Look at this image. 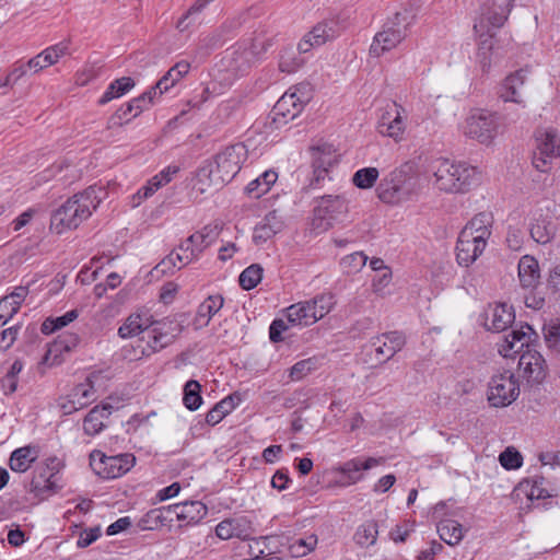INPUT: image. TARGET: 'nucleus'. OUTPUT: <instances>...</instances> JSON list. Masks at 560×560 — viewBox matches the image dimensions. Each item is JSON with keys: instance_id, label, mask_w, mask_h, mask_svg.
<instances>
[{"instance_id": "nucleus-19", "label": "nucleus", "mask_w": 560, "mask_h": 560, "mask_svg": "<svg viewBox=\"0 0 560 560\" xmlns=\"http://www.w3.org/2000/svg\"><path fill=\"white\" fill-rule=\"evenodd\" d=\"M303 107L296 92H285L272 109V124L277 128L287 125L301 114Z\"/></svg>"}, {"instance_id": "nucleus-22", "label": "nucleus", "mask_w": 560, "mask_h": 560, "mask_svg": "<svg viewBox=\"0 0 560 560\" xmlns=\"http://www.w3.org/2000/svg\"><path fill=\"white\" fill-rule=\"evenodd\" d=\"M515 319L511 306L505 303L489 305L486 311V327L493 331L505 330Z\"/></svg>"}, {"instance_id": "nucleus-23", "label": "nucleus", "mask_w": 560, "mask_h": 560, "mask_svg": "<svg viewBox=\"0 0 560 560\" xmlns=\"http://www.w3.org/2000/svg\"><path fill=\"white\" fill-rule=\"evenodd\" d=\"M171 72H166V75L160 79L154 86L130 101L136 108V115H140L142 112L149 109L155 103L158 95H162L174 85L175 79L171 80L168 78Z\"/></svg>"}, {"instance_id": "nucleus-46", "label": "nucleus", "mask_w": 560, "mask_h": 560, "mask_svg": "<svg viewBox=\"0 0 560 560\" xmlns=\"http://www.w3.org/2000/svg\"><path fill=\"white\" fill-rule=\"evenodd\" d=\"M317 545V536L312 534L306 537L292 539L288 550L294 558L304 557L315 549Z\"/></svg>"}, {"instance_id": "nucleus-12", "label": "nucleus", "mask_w": 560, "mask_h": 560, "mask_svg": "<svg viewBox=\"0 0 560 560\" xmlns=\"http://www.w3.org/2000/svg\"><path fill=\"white\" fill-rule=\"evenodd\" d=\"M348 212V202L341 195H327L320 197L314 210L315 221H319L318 225L328 229Z\"/></svg>"}, {"instance_id": "nucleus-51", "label": "nucleus", "mask_w": 560, "mask_h": 560, "mask_svg": "<svg viewBox=\"0 0 560 560\" xmlns=\"http://www.w3.org/2000/svg\"><path fill=\"white\" fill-rule=\"evenodd\" d=\"M148 326H144L140 315H131L119 327L118 335L121 338H130L139 334H145Z\"/></svg>"}, {"instance_id": "nucleus-4", "label": "nucleus", "mask_w": 560, "mask_h": 560, "mask_svg": "<svg viewBox=\"0 0 560 560\" xmlns=\"http://www.w3.org/2000/svg\"><path fill=\"white\" fill-rule=\"evenodd\" d=\"M434 177L438 188L451 194L469 191L480 183V172L477 167L447 159L436 162Z\"/></svg>"}, {"instance_id": "nucleus-7", "label": "nucleus", "mask_w": 560, "mask_h": 560, "mask_svg": "<svg viewBox=\"0 0 560 560\" xmlns=\"http://www.w3.org/2000/svg\"><path fill=\"white\" fill-rule=\"evenodd\" d=\"M63 468V462L57 456H50L36 466L30 483V492L39 499H45L57 493L60 485L59 472Z\"/></svg>"}, {"instance_id": "nucleus-43", "label": "nucleus", "mask_w": 560, "mask_h": 560, "mask_svg": "<svg viewBox=\"0 0 560 560\" xmlns=\"http://www.w3.org/2000/svg\"><path fill=\"white\" fill-rule=\"evenodd\" d=\"M542 332L547 348L560 355V319H551L544 324Z\"/></svg>"}, {"instance_id": "nucleus-16", "label": "nucleus", "mask_w": 560, "mask_h": 560, "mask_svg": "<svg viewBox=\"0 0 560 560\" xmlns=\"http://www.w3.org/2000/svg\"><path fill=\"white\" fill-rule=\"evenodd\" d=\"M518 371L528 383H541L547 374V365L540 352L529 347L518 359Z\"/></svg>"}, {"instance_id": "nucleus-3", "label": "nucleus", "mask_w": 560, "mask_h": 560, "mask_svg": "<svg viewBox=\"0 0 560 560\" xmlns=\"http://www.w3.org/2000/svg\"><path fill=\"white\" fill-rule=\"evenodd\" d=\"M493 222V214L483 211L466 223L456 242L458 265L469 267L482 255L492 235Z\"/></svg>"}, {"instance_id": "nucleus-27", "label": "nucleus", "mask_w": 560, "mask_h": 560, "mask_svg": "<svg viewBox=\"0 0 560 560\" xmlns=\"http://www.w3.org/2000/svg\"><path fill=\"white\" fill-rule=\"evenodd\" d=\"M224 299L220 294L208 296L197 310L194 325L200 329L209 325L211 318L222 308Z\"/></svg>"}, {"instance_id": "nucleus-37", "label": "nucleus", "mask_w": 560, "mask_h": 560, "mask_svg": "<svg viewBox=\"0 0 560 560\" xmlns=\"http://www.w3.org/2000/svg\"><path fill=\"white\" fill-rule=\"evenodd\" d=\"M340 33V27L337 21L328 20L316 24L311 32H308V38H313L317 46L325 44L328 40L334 39Z\"/></svg>"}, {"instance_id": "nucleus-28", "label": "nucleus", "mask_w": 560, "mask_h": 560, "mask_svg": "<svg viewBox=\"0 0 560 560\" xmlns=\"http://www.w3.org/2000/svg\"><path fill=\"white\" fill-rule=\"evenodd\" d=\"M38 455L39 451L36 446L26 445L19 447L11 453L9 466L15 472H25L38 458Z\"/></svg>"}, {"instance_id": "nucleus-21", "label": "nucleus", "mask_w": 560, "mask_h": 560, "mask_svg": "<svg viewBox=\"0 0 560 560\" xmlns=\"http://www.w3.org/2000/svg\"><path fill=\"white\" fill-rule=\"evenodd\" d=\"M384 463V457H368L365 460L357 457L343 463L336 470L346 476L347 485H354L363 478L360 474L362 470H369Z\"/></svg>"}, {"instance_id": "nucleus-13", "label": "nucleus", "mask_w": 560, "mask_h": 560, "mask_svg": "<svg viewBox=\"0 0 560 560\" xmlns=\"http://www.w3.org/2000/svg\"><path fill=\"white\" fill-rule=\"evenodd\" d=\"M94 384L86 382L75 385L67 395L59 397L57 406L63 415H71L85 408L96 398Z\"/></svg>"}, {"instance_id": "nucleus-52", "label": "nucleus", "mask_w": 560, "mask_h": 560, "mask_svg": "<svg viewBox=\"0 0 560 560\" xmlns=\"http://www.w3.org/2000/svg\"><path fill=\"white\" fill-rule=\"evenodd\" d=\"M310 302L312 304L313 312H315V316L317 317V322L327 315L335 305V299L331 293L317 295L313 300H310Z\"/></svg>"}, {"instance_id": "nucleus-57", "label": "nucleus", "mask_w": 560, "mask_h": 560, "mask_svg": "<svg viewBox=\"0 0 560 560\" xmlns=\"http://www.w3.org/2000/svg\"><path fill=\"white\" fill-rule=\"evenodd\" d=\"M499 460L502 467L509 470L520 468L523 464L522 455L513 447H508L503 451L499 456Z\"/></svg>"}, {"instance_id": "nucleus-20", "label": "nucleus", "mask_w": 560, "mask_h": 560, "mask_svg": "<svg viewBox=\"0 0 560 560\" xmlns=\"http://www.w3.org/2000/svg\"><path fill=\"white\" fill-rule=\"evenodd\" d=\"M517 276L524 290L535 291L540 284V268L538 260L530 255H524L518 260Z\"/></svg>"}, {"instance_id": "nucleus-32", "label": "nucleus", "mask_w": 560, "mask_h": 560, "mask_svg": "<svg viewBox=\"0 0 560 560\" xmlns=\"http://www.w3.org/2000/svg\"><path fill=\"white\" fill-rule=\"evenodd\" d=\"M241 402V395L233 393L217 402L206 415V422L209 425H215L223 420L225 416L231 413Z\"/></svg>"}, {"instance_id": "nucleus-54", "label": "nucleus", "mask_w": 560, "mask_h": 560, "mask_svg": "<svg viewBox=\"0 0 560 560\" xmlns=\"http://www.w3.org/2000/svg\"><path fill=\"white\" fill-rule=\"evenodd\" d=\"M313 167L329 168L332 165L335 158L330 145L323 144L313 148Z\"/></svg>"}, {"instance_id": "nucleus-30", "label": "nucleus", "mask_w": 560, "mask_h": 560, "mask_svg": "<svg viewBox=\"0 0 560 560\" xmlns=\"http://www.w3.org/2000/svg\"><path fill=\"white\" fill-rule=\"evenodd\" d=\"M221 230L222 226L219 222L210 223L188 236V241L194 243L195 252L200 256L207 247L217 241Z\"/></svg>"}, {"instance_id": "nucleus-33", "label": "nucleus", "mask_w": 560, "mask_h": 560, "mask_svg": "<svg viewBox=\"0 0 560 560\" xmlns=\"http://www.w3.org/2000/svg\"><path fill=\"white\" fill-rule=\"evenodd\" d=\"M270 45L271 37L269 36L268 32L265 28L256 31L250 39L249 49L245 50L241 56L245 60V62L237 63L236 67H253V65L250 63V58L260 55Z\"/></svg>"}, {"instance_id": "nucleus-8", "label": "nucleus", "mask_w": 560, "mask_h": 560, "mask_svg": "<svg viewBox=\"0 0 560 560\" xmlns=\"http://www.w3.org/2000/svg\"><path fill=\"white\" fill-rule=\"evenodd\" d=\"M518 396L520 382L512 371L506 370L491 376L487 390V399L491 407H508L513 404Z\"/></svg>"}, {"instance_id": "nucleus-1", "label": "nucleus", "mask_w": 560, "mask_h": 560, "mask_svg": "<svg viewBox=\"0 0 560 560\" xmlns=\"http://www.w3.org/2000/svg\"><path fill=\"white\" fill-rule=\"evenodd\" d=\"M107 197V190L103 186L92 185L82 192L75 194L54 211L50 220V229L57 234L66 230L77 229Z\"/></svg>"}, {"instance_id": "nucleus-49", "label": "nucleus", "mask_w": 560, "mask_h": 560, "mask_svg": "<svg viewBox=\"0 0 560 560\" xmlns=\"http://www.w3.org/2000/svg\"><path fill=\"white\" fill-rule=\"evenodd\" d=\"M261 278L262 268L257 264H253L242 271L238 282L242 289L252 290L261 281Z\"/></svg>"}, {"instance_id": "nucleus-26", "label": "nucleus", "mask_w": 560, "mask_h": 560, "mask_svg": "<svg viewBox=\"0 0 560 560\" xmlns=\"http://www.w3.org/2000/svg\"><path fill=\"white\" fill-rule=\"evenodd\" d=\"M114 407L110 404H102L93 407L83 420L84 433L94 436L105 428L104 420L107 419Z\"/></svg>"}, {"instance_id": "nucleus-44", "label": "nucleus", "mask_w": 560, "mask_h": 560, "mask_svg": "<svg viewBox=\"0 0 560 560\" xmlns=\"http://www.w3.org/2000/svg\"><path fill=\"white\" fill-rule=\"evenodd\" d=\"M190 262V256L180 255V253L177 252H172L156 265L155 269L162 273H173L175 269L179 270Z\"/></svg>"}, {"instance_id": "nucleus-9", "label": "nucleus", "mask_w": 560, "mask_h": 560, "mask_svg": "<svg viewBox=\"0 0 560 560\" xmlns=\"http://www.w3.org/2000/svg\"><path fill=\"white\" fill-rule=\"evenodd\" d=\"M499 130V116L486 109H476L466 118L463 126L465 136L482 144L490 143Z\"/></svg>"}, {"instance_id": "nucleus-40", "label": "nucleus", "mask_w": 560, "mask_h": 560, "mask_svg": "<svg viewBox=\"0 0 560 560\" xmlns=\"http://www.w3.org/2000/svg\"><path fill=\"white\" fill-rule=\"evenodd\" d=\"M438 533L440 538L450 546L459 544L464 537L462 524L454 520H445L439 523Z\"/></svg>"}, {"instance_id": "nucleus-50", "label": "nucleus", "mask_w": 560, "mask_h": 560, "mask_svg": "<svg viewBox=\"0 0 560 560\" xmlns=\"http://www.w3.org/2000/svg\"><path fill=\"white\" fill-rule=\"evenodd\" d=\"M492 50H493V39H492V35L489 34L480 40L478 54H477L482 69L490 68L492 66H497V62L493 61V56L497 58V54H494Z\"/></svg>"}, {"instance_id": "nucleus-62", "label": "nucleus", "mask_w": 560, "mask_h": 560, "mask_svg": "<svg viewBox=\"0 0 560 560\" xmlns=\"http://www.w3.org/2000/svg\"><path fill=\"white\" fill-rule=\"evenodd\" d=\"M101 536V528L98 526L84 529L77 541L79 548H85L93 544Z\"/></svg>"}, {"instance_id": "nucleus-24", "label": "nucleus", "mask_w": 560, "mask_h": 560, "mask_svg": "<svg viewBox=\"0 0 560 560\" xmlns=\"http://www.w3.org/2000/svg\"><path fill=\"white\" fill-rule=\"evenodd\" d=\"M67 46L62 44L54 45L35 57L31 58L26 63H21L15 70H23L24 67H28L35 70H44L51 66H55L61 57L67 52Z\"/></svg>"}, {"instance_id": "nucleus-17", "label": "nucleus", "mask_w": 560, "mask_h": 560, "mask_svg": "<svg viewBox=\"0 0 560 560\" xmlns=\"http://www.w3.org/2000/svg\"><path fill=\"white\" fill-rule=\"evenodd\" d=\"M255 529L252 521L246 516L225 518L215 526V534L222 540L238 538L252 539Z\"/></svg>"}, {"instance_id": "nucleus-14", "label": "nucleus", "mask_w": 560, "mask_h": 560, "mask_svg": "<svg viewBox=\"0 0 560 560\" xmlns=\"http://www.w3.org/2000/svg\"><path fill=\"white\" fill-rule=\"evenodd\" d=\"M406 113L402 106L397 103L388 104L382 113L377 129L383 136L400 141L406 130L405 124Z\"/></svg>"}, {"instance_id": "nucleus-56", "label": "nucleus", "mask_w": 560, "mask_h": 560, "mask_svg": "<svg viewBox=\"0 0 560 560\" xmlns=\"http://www.w3.org/2000/svg\"><path fill=\"white\" fill-rule=\"evenodd\" d=\"M136 108L130 103H126L122 105L119 109L116 110V113L110 117L109 124L112 125H124L131 121L133 118L138 117L139 115H136Z\"/></svg>"}, {"instance_id": "nucleus-29", "label": "nucleus", "mask_w": 560, "mask_h": 560, "mask_svg": "<svg viewBox=\"0 0 560 560\" xmlns=\"http://www.w3.org/2000/svg\"><path fill=\"white\" fill-rule=\"evenodd\" d=\"M285 312L288 322L293 326H311L317 322L310 301L292 304Z\"/></svg>"}, {"instance_id": "nucleus-35", "label": "nucleus", "mask_w": 560, "mask_h": 560, "mask_svg": "<svg viewBox=\"0 0 560 560\" xmlns=\"http://www.w3.org/2000/svg\"><path fill=\"white\" fill-rule=\"evenodd\" d=\"M556 224L550 217L535 218L530 224V236L539 244L549 243L556 235Z\"/></svg>"}, {"instance_id": "nucleus-39", "label": "nucleus", "mask_w": 560, "mask_h": 560, "mask_svg": "<svg viewBox=\"0 0 560 560\" xmlns=\"http://www.w3.org/2000/svg\"><path fill=\"white\" fill-rule=\"evenodd\" d=\"M378 535V524L374 520L365 521L363 524L359 525L354 535V542L362 547L368 548L375 545Z\"/></svg>"}, {"instance_id": "nucleus-5", "label": "nucleus", "mask_w": 560, "mask_h": 560, "mask_svg": "<svg viewBox=\"0 0 560 560\" xmlns=\"http://www.w3.org/2000/svg\"><path fill=\"white\" fill-rule=\"evenodd\" d=\"M415 165L406 162L386 174L376 187L378 199L388 205H398L408 200L413 192Z\"/></svg>"}, {"instance_id": "nucleus-2", "label": "nucleus", "mask_w": 560, "mask_h": 560, "mask_svg": "<svg viewBox=\"0 0 560 560\" xmlns=\"http://www.w3.org/2000/svg\"><path fill=\"white\" fill-rule=\"evenodd\" d=\"M247 159V149L243 143H235L221 150L213 161H206L197 171L196 180L201 185L202 192L206 187H222L230 183L241 171Z\"/></svg>"}, {"instance_id": "nucleus-36", "label": "nucleus", "mask_w": 560, "mask_h": 560, "mask_svg": "<svg viewBox=\"0 0 560 560\" xmlns=\"http://www.w3.org/2000/svg\"><path fill=\"white\" fill-rule=\"evenodd\" d=\"M277 178L278 174L275 171H266L256 179L248 183L245 191L249 197L258 199L270 190Z\"/></svg>"}, {"instance_id": "nucleus-10", "label": "nucleus", "mask_w": 560, "mask_h": 560, "mask_svg": "<svg viewBox=\"0 0 560 560\" xmlns=\"http://www.w3.org/2000/svg\"><path fill=\"white\" fill-rule=\"evenodd\" d=\"M406 342V336L394 330L372 337L364 349L373 362L384 364L401 351Z\"/></svg>"}, {"instance_id": "nucleus-18", "label": "nucleus", "mask_w": 560, "mask_h": 560, "mask_svg": "<svg viewBox=\"0 0 560 560\" xmlns=\"http://www.w3.org/2000/svg\"><path fill=\"white\" fill-rule=\"evenodd\" d=\"M533 336H536V332L528 324L521 326L520 329H512L503 336L501 342H498V352L504 358H511L524 347L527 349Z\"/></svg>"}, {"instance_id": "nucleus-11", "label": "nucleus", "mask_w": 560, "mask_h": 560, "mask_svg": "<svg viewBox=\"0 0 560 560\" xmlns=\"http://www.w3.org/2000/svg\"><path fill=\"white\" fill-rule=\"evenodd\" d=\"M136 457L132 454H119L106 456L95 450L90 454V465L93 470L104 479H115L128 472L135 465Z\"/></svg>"}, {"instance_id": "nucleus-48", "label": "nucleus", "mask_w": 560, "mask_h": 560, "mask_svg": "<svg viewBox=\"0 0 560 560\" xmlns=\"http://www.w3.org/2000/svg\"><path fill=\"white\" fill-rule=\"evenodd\" d=\"M378 176L380 172L376 167H363L353 174L352 183L360 189H370L375 185Z\"/></svg>"}, {"instance_id": "nucleus-34", "label": "nucleus", "mask_w": 560, "mask_h": 560, "mask_svg": "<svg viewBox=\"0 0 560 560\" xmlns=\"http://www.w3.org/2000/svg\"><path fill=\"white\" fill-rule=\"evenodd\" d=\"M539 154L546 158L560 156V137L553 129L538 130L536 135Z\"/></svg>"}, {"instance_id": "nucleus-63", "label": "nucleus", "mask_w": 560, "mask_h": 560, "mask_svg": "<svg viewBox=\"0 0 560 560\" xmlns=\"http://www.w3.org/2000/svg\"><path fill=\"white\" fill-rule=\"evenodd\" d=\"M79 343V337L75 334L67 332L58 336V339L55 342V346L59 348V350L71 351Z\"/></svg>"}, {"instance_id": "nucleus-58", "label": "nucleus", "mask_w": 560, "mask_h": 560, "mask_svg": "<svg viewBox=\"0 0 560 560\" xmlns=\"http://www.w3.org/2000/svg\"><path fill=\"white\" fill-rule=\"evenodd\" d=\"M268 537H260L258 539H253V544L249 545L248 555L253 560H265L270 555L271 551L266 552L265 548L267 547Z\"/></svg>"}, {"instance_id": "nucleus-59", "label": "nucleus", "mask_w": 560, "mask_h": 560, "mask_svg": "<svg viewBox=\"0 0 560 560\" xmlns=\"http://www.w3.org/2000/svg\"><path fill=\"white\" fill-rule=\"evenodd\" d=\"M315 368L313 359L301 360L290 369V377L292 381H299L307 375Z\"/></svg>"}, {"instance_id": "nucleus-38", "label": "nucleus", "mask_w": 560, "mask_h": 560, "mask_svg": "<svg viewBox=\"0 0 560 560\" xmlns=\"http://www.w3.org/2000/svg\"><path fill=\"white\" fill-rule=\"evenodd\" d=\"M546 479L542 476H533L530 478L524 479L520 483V489H522L526 497L533 500L546 499L550 498L551 494L549 490L545 487Z\"/></svg>"}, {"instance_id": "nucleus-45", "label": "nucleus", "mask_w": 560, "mask_h": 560, "mask_svg": "<svg viewBox=\"0 0 560 560\" xmlns=\"http://www.w3.org/2000/svg\"><path fill=\"white\" fill-rule=\"evenodd\" d=\"M79 316V312L77 310H71L58 317H48L46 318L40 327V331L44 335H50L58 329H61L77 319Z\"/></svg>"}, {"instance_id": "nucleus-6", "label": "nucleus", "mask_w": 560, "mask_h": 560, "mask_svg": "<svg viewBox=\"0 0 560 560\" xmlns=\"http://www.w3.org/2000/svg\"><path fill=\"white\" fill-rule=\"evenodd\" d=\"M413 15L409 10L397 12L388 21L383 30L375 34L370 47V55L380 57L385 51L395 48L406 36L408 26L412 23Z\"/></svg>"}, {"instance_id": "nucleus-55", "label": "nucleus", "mask_w": 560, "mask_h": 560, "mask_svg": "<svg viewBox=\"0 0 560 560\" xmlns=\"http://www.w3.org/2000/svg\"><path fill=\"white\" fill-rule=\"evenodd\" d=\"M272 219H276V215L270 213L262 223L255 228L254 241L256 243L266 242L278 232V229L273 228L270 223Z\"/></svg>"}, {"instance_id": "nucleus-53", "label": "nucleus", "mask_w": 560, "mask_h": 560, "mask_svg": "<svg viewBox=\"0 0 560 560\" xmlns=\"http://www.w3.org/2000/svg\"><path fill=\"white\" fill-rule=\"evenodd\" d=\"M366 261L368 256H365L362 252H354L345 256L340 260V265L345 272L357 273L365 266Z\"/></svg>"}, {"instance_id": "nucleus-60", "label": "nucleus", "mask_w": 560, "mask_h": 560, "mask_svg": "<svg viewBox=\"0 0 560 560\" xmlns=\"http://www.w3.org/2000/svg\"><path fill=\"white\" fill-rule=\"evenodd\" d=\"M21 327V324H15L0 332V351L8 350L14 343Z\"/></svg>"}, {"instance_id": "nucleus-41", "label": "nucleus", "mask_w": 560, "mask_h": 560, "mask_svg": "<svg viewBox=\"0 0 560 560\" xmlns=\"http://www.w3.org/2000/svg\"><path fill=\"white\" fill-rule=\"evenodd\" d=\"M513 1L514 0H508L502 3L493 2V4L483 12V16L487 22L493 27L499 28L503 26L513 8Z\"/></svg>"}, {"instance_id": "nucleus-42", "label": "nucleus", "mask_w": 560, "mask_h": 560, "mask_svg": "<svg viewBox=\"0 0 560 560\" xmlns=\"http://www.w3.org/2000/svg\"><path fill=\"white\" fill-rule=\"evenodd\" d=\"M135 86V81L129 77H122L112 82L102 97L98 100V104L104 105L115 98L125 95Z\"/></svg>"}, {"instance_id": "nucleus-47", "label": "nucleus", "mask_w": 560, "mask_h": 560, "mask_svg": "<svg viewBox=\"0 0 560 560\" xmlns=\"http://www.w3.org/2000/svg\"><path fill=\"white\" fill-rule=\"evenodd\" d=\"M200 392L201 385L198 381L190 380L185 384L183 402L187 409L195 411L200 407L202 402Z\"/></svg>"}, {"instance_id": "nucleus-25", "label": "nucleus", "mask_w": 560, "mask_h": 560, "mask_svg": "<svg viewBox=\"0 0 560 560\" xmlns=\"http://www.w3.org/2000/svg\"><path fill=\"white\" fill-rule=\"evenodd\" d=\"M167 509L178 521L186 524H196L208 513L207 506L200 501H185L170 505Z\"/></svg>"}, {"instance_id": "nucleus-31", "label": "nucleus", "mask_w": 560, "mask_h": 560, "mask_svg": "<svg viewBox=\"0 0 560 560\" xmlns=\"http://www.w3.org/2000/svg\"><path fill=\"white\" fill-rule=\"evenodd\" d=\"M525 80L524 77L521 75V72H511L502 82L500 86V97L504 102H522V89L524 86Z\"/></svg>"}, {"instance_id": "nucleus-64", "label": "nucleus", "mask_w": 560, "mask_h": 560, "mask_svg": "<svg viewBox=\"0 0 560 560\" xmlns=\"http://www.w3.org/2000/svg\"><path fill=\"white\" fill-rule=\"evenodd\" d=\"M392 280V270L390 268H383L382 272H377V275L372 280V287L374 292L383 291Z\"/></svg>"}, {"instance_id": "nucleus-15", "label": "nucleus", "mask_w": 560, "mask_h": 560, "mask_svg": "<svg viewBox=\"0 0 560 560\" xmlns=\"http://www.w3.org/2000/svg\"><path fill=\"white\" fill-rule=\"evenodd\" d=\"M179 332V325L173 320H163L148 326L142 340H147L151 352H158L174 342Z\"/></svg>"}, {"instance_id": "nucleus-61", "label": "nucleus", "mask_w": 560, "mask_h": 560, "mask_svg": "<svg viewBox=\"0 0 560 560\" xmlns=\"http://www.w3.org/2000/svg\"><path fill=\"white\" fill-rule=\"evenodd\" d=\"M19 308L5 296L0 299V327L5 325L16 313Z\"/></svg>"}]
</instances>
